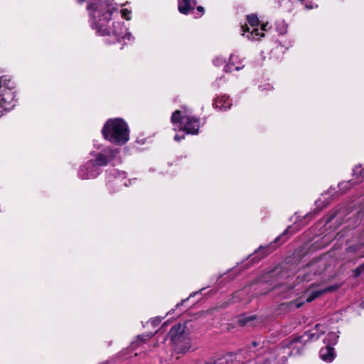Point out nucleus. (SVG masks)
Here are the masks:
<instances>
[{"mask_svg": "<svg viewBox=\"0 0 364 364\" xmlns=\"http://www.w3.org/2000/svg\"><path fill=\"white\" fill-rule=\"evenodd\" d=\"M87 9L90 25L97 34L111 37L112 43L120 42L121 40L124 42L134 39L123 22L112 18L113 14L118 10L112 0H87Z\"/></svg>", "mask_w": 364, "mask_h": 364, "instance_id": "nucleus-1", "label": "nucleus"}, {"mask_svg": "<svg viewBox=\"0 0 364 364\" xmlns=\"http://www.w3.org/2000/svg\"><path fill=\"white\" fill-rule=\"evenodd\" d=\"M102 134L107 141L117 146H123L129 140V126L122 118L109 119L102 127Z\"/></svg>", "mask_w": 364, "mask_h": 364, "instance_id": "nucleus-2", "label": "nucleus"}, {"mask_svg": "<svg viewBox=\"0 0 364 364\" xmlns=\"http://www.w3.org/2000/svg\"><path fill=\"white\" fill-rule=\"evenodd\" d=\"M325 328L323 325L316 324L314 329L305 333L301 337L285 341L282 347L279 348L278 355L281 356L282 359H286L290 355L299 354L303 343L307 341L317 340L321 334L325 333Z\"/></svg>", "mask_w": 364, "mask_h": 364, "instance_id": "nucleus-3", "label": "nucleus"}, {"mask_svg": "<svg viewBox=\"0 0 364 364\" xmlns=\"http://www.w3.org/2000/svg\"><path fill=\"white\" fill-rule=\"evenodd\" d=\"M171 120L175 130H182L190 134H198V133L200 127V119L193 116L191 112L186 107L176 110L172 114Z\"/></svg>", "mask_w": 364, "mask_h": 364, "instance_id": "nucleus-4", "label": "nucleus"}, {"mask_svg": "<svg viewBox=\"0 0 364 364\" xmlns=\"http://www.w3.org/2000/svg\"><path fill=\"white\" fill-rule=\"evenodd\" d=\"M14 82L6 77H0V117L14 107Z\"/></svg>", "mask_w": 364, "mask_h": 364, "instance_id": "nucleus-5", "label": "nucleus"}, {"mask_svg": "<svg viewBox=\"0 0 364 364\" xmlns=\"http://www.w3.org/2000/svg\"><path fill=\"white\" fill-rule=\"evenodd\" d=\"M185 329L184 325L177 324L172 327L168 333L174 350L178 353H185L191 347V340Z\"/></svg>", "mask_w": 364, "mask_h": 364, "instance_id": "nucleus-6", "label": "nucleus"}, {"mask_svg": "<svg viewBox=\"0 0 364 364\" xmlns=\"http://www.w3.org/2000/svg\"><path fill=\"white\" fill-rule=\"evenodd\" d=\"M119 151L110 146H100L90 151V161L100 166H105L116 157Z\"/></svg>", "mask_w": 364, "mask_h": 364, "instance_id": "nucleus-7", "label": "nucleus"}, {"mask_svg": "<svg viewBox=\"0 0 364 364\" xmlns=\"http://www.w3.org/2000/svg\"><path fill=\"white\" fill-rule=\"evenodd\" d=\"M247 20L250 26L247 24L242 26V35L247 38L249 40H260L264 36V31L266 30L267 24L262 25L258 28L259 19L256 15L252 14L247 17Z\"/></svg>", "mask_w": 364, "mask_h": 364, "instance_id": "nucleus-8", "label": "nucleus"}, {"mask_svg": "<svg viewBox=\"0 0 364 364\" xmlns=\"http://www.w3.org/2000/svg\"><path fill=\"white\" fill-rule=\"evenodd\" d=\"M334 289H336V288L333 287L323 289L318 284H311L303 291L301 296L292 302V305L296 308H299L305 302H311L324 292L333 291Z\"/></svg>", "mask_w": 364, "mask_h": 364, "instance_id": "nucleus-9", "label": "nucleus"}, {"mask_svg": "<svg viewBox=\"0 0 364 364\" xmlns=\"http://www.w3.org/2000/svg\"><path fill=\"white\" fill-rule=\"evenodd\" d=\"M100 173V168L89 160L86 164L80 167L78 176L83 180H87L96 178Z\"/></svg>", "mask_w": 364, "mask_h": 364, "instance_id": "nucleus-10", "label": "nucleus"}, {"mask_svg": "<svg viewBox=\"0 0 364 364\" xmlns=\"http://www.w3.org/2000/svg\"><path fill=\"white\" fill-rule=\"evenodd\" d=\"M112 182L119 188L131 184V181L126 179L125 173L117 170H113L107 176V184L111 185Z\"/></svg>", "mask_w": 364, "mask_h": 364, "instance_id": "nucleus-11", "label": "nucleus"}, {"mask_svg": "<svg viewBox=\"0 0 364 364\" xmlns=\"http://www.w3.org/2000/svg\"><path fill=\"white\" fill-rule=\"evenodd\" d=\"M196 4V0H178V9L180 13L188 14Z\"/></svg>", "mask_w": 364, "mask_h": 364, "instance_id": "nucleus-12", "label": "nucleus"}, {"mask_svg": "<svg viewBox=\"0 0 364 364\" xmlns=\"http://www.w3.org/2000/svg\"><path fill=\"white\" fill-rule=\"evenodd\" d=\"M213 105L220 110H227L231 107L232 102L228 96L222 95L214 100Z\"/></svg>", "mask_w": 364, "mask_h": 364, "instance_id": "nucleus-13", "label": "nucleus"}, {"mask_svg": "<svg viewBox=\"0 0 364 364\" xmlns=\"http://www.w3.org/2000/svg\"><path fill=\"white\" fill-rule=\"evenodd\" d=\"M320 358L326 363H331L335 358L334 348L331 346L326 345L320 350Z\"/></svg>", "mask_w": 364, "mask_h": 364, "instance_id": "nucleus-14", "label": "nucleus"}, {"mask_svg": "<svg viewBox=\"0 0 364 364\" xmlns=\"http://www.w3.org/2000/svg\"><path fill=\"white\" fill-rule=\"evenodd\" d=\"M238 58H239V57L237 55H235V53H232L230 55V58H229V63L225 68L226 72H232L233 70H239L243 67V65L239 66V65H235L236 63H237Z\"/></svg>", "mask_w": 364, "mask_h": 364, "instance_id": "nucleus-15", "label": "nucleus"}, {"mask_svg": "<svg viewBox=\"0 0 364 364\" xmlns=\"http://www.w3.org/2000/svg\"><path fill=\"white\" fill-rule=\"evenodd\" d=\"M338 333V331H330L325 338L324 343L331 346L336 345L339 337Z\"/></svg>", "mask_w": 364, "mask_h": 364, "instance_id": "nucleus-16", "label": "nucleus"}, {"mask_svg": "<svg viewBox=\"0 0 364 364\" xmlns=\"http://www.w3.org/2000/svg\"><path fill=\"white\" fill-rule=\"evenodd\" d=\"M275 246L272 244H269L267 246L260 247L257 251H256L254 254V257L257 256L258 255L262 253V256H265L269 252H272L274 250H275Z\"/></svg>", "mask_w": 364, "mask_h": 364, "instance_id": "nucleus-17", "label": "nucleus"}, {"mask_svg": "<svg viewBox=\"0 0 364 364\" xmlns=\"http://www.w3.org/2000/svg\"><path fill=\"white\" fill-rule=\"evenodd\" d=\"M152 334H146V335H141L138 336L136 341L132 342V348H134L136 346H137L139 343H144L149 339H150L152 337Z\"/></svg>", "mask_w": 364, "mask_h": 364, "instance_id": "nucleus-18", "label": "nucleus"}, {"mask_svg": "<svg viewBox=\"0 0 364 364\" xmlns=\"http://www.w3.org/2000/svg\"><path fill=\"white\" fill-rule=\"evenodd\" d=\"M328 204V201H327V198L326 196H323L321 198H319L316 201V205L319 210H321L323 208L326 207Z\"/></svg>", "mask_w": 364, "mask_h": 364, "instance_id": "nucleus-19", "label": "nucleus"}, {"mask_svg": "<svg viewBox=\"0 0 364 364\" xmlns=\"http://www.w3.org/2000/svg\"><path fill=\"white\" fill-rule=\"evenodd\" d=\"M122 17L126 20H130L132 18V11L128 9H122L121 10Z\"/></svg>", "mask_w": 364, "mask_h": 364, "instance_id": "nucleus-20", "label": "nucleus"}, {"mask_svg": "<svg viewBox=\"0 0 364 364\" xmlns=\"http://www.w3.org/2000/svg\"><path fill=\"white\" fill-rule=\"evenodd\" d=\"M255 318L254 316H243L240 320L239 323L241 325H247L249 322L252 321Z\"/></svg>", "mask_w": 364, "mask_h": 364, "instance_id": "nucleus-21", "label": "nucleus"}, {"mask_svg": "<svg viewBox=\"0 0 364 364\" xmlns=\"http://www.w3.org/2000/svg\"><path fill=\"white\" fill-rule=\"evenodd\" d=\"M225 62V60L223 57L217 56L213 60V63L216 66H220Z\"/></svg>", "mask_w": 364, "mask_h": 364, "instance_id": "nucleus-22", "label": "nucleus"}, {"mask_svg": "<svg viewBox=\"0 0 364 364\" xmlns=\"http://www.w3.org/2000/svg\"><path fill=\"white\" fill-rule=\"evenodd\" d=\"M354 174L357 175L358 173L360 174V180H363L364 178V168L363 169H360V168H355L353 171Z\"/></svg>", "mask_w": 364, "mask_h": 364, "instance_id": "nucleus-23", "label": "nucleus"}, {"mask_svg": "<svg viewBox=\"0 0 364 364\" xmlns=\"http://www.w3.org/2000/svg\"><path fill=\"white\" fill-rule=\"evenodd\" d=\"M364 271V264L358 267L355 270V276H359Z\"/></svg>", "mask_w": 364, "mask_h": 364, "instance_id": "nucleus-24", "label": "nucleus"}, {"mask_svg": "<svg viewBox=\"0 0 364 364\" xmlns=\"http://www.w3.org/2000/svg\"><path fill=\"white\" fill-rule=\"evenodd\" d=\"M161 320L159 318H154L152 320L150 321V323L154 326H157L160 323Z\"/></svg>", "mask_w": 364, "mask_h": 364, "instance_id": "nucleus-25", "label": "nucleus"}, {"mask_svg": "<svg viewBox=\"0 0 364 364\" xmlns=\"http://www.w3.org/2000/svg\"><path fill=\"white\" fill-rule=\"evenodd\" d=\"M297 230H298V227L297 226H296V227H289L288 229L286 230V231L284 232V234L288 233L289 232L293 233V232H296Z\"/></svg>", "mask_w": 364, "mask_h": 364, "instance_id": "nucleus-26", "label": "nucleus"}, {"mask_svg": "<svg viewBox=\"0 0 364 364\" xmlns=\"http://www.w3.org/2000/svg\"><path fill=\"white\" fill-rule=\"evenodd\" d=\"M183 139H184V134H182L181 136L179 134H176L174 136V140L176 141H180Z\"/></svg>", "mask_w": 364, "mask_h": 364, "instance_id": "nucleus-27", "label": "nucleus"}, {"mask_svg": "<svg viewBox=\"0 0 364 364\" xmlns=\"http://www.w3.org/2000/svg\"><path fill=\"white\" fill-rule=\"evenodd\" d=\"M197 10H198V11L200 12V13H201V14H204L205 9H204V8H203V6H198L197 7Z\"/></svg>", "mask_w": 364, "mask_h": 364, "instance_id": "nucleus-28", "label": "nucleus"}, {"mask_svg": "<svg viewBox=\"0 0 364 364\" xmlns=\"http://www.w3.org/2000/svg\"><path fill=\"white\" fill-rule=\"evenodd\" d=\"M306 7L308 9H311L314 8V6L313 5H308V4L306 5Z\"/></svg>", "mask_w": 364, "mask_h": 364, "instance_id": "nucleus-29", "label": "nucleus"}, {"mask_svg": "<svg viewBox=\"0 0 364 364\" xmlns=\"http://www.w3.org/2000/svg\"><path fill=\"white\" fill-rule=\"evenodd\" d=\"M281 238H282V236H279V237H277V238L275 239L274 242H277V241H279Z\"/></svg>", "mask_w": 364, "mask_h": 364, "instance_id": "nucleus-30", "label": "nucleus"}, {"mask_svg": "<svg viewBox=\"0 0 364 364\" xmlns=\"http://www.w3.org/2000/svg\"><path fill=\"white\" fill-rule=\"evenodd\" d=\"M79 4H82L85 1V0H76Z\"/></svg>", "mask_w": 364, "mask_h": 364, "instance_id": "nucleus-31", "label": "nucleus"}, {"mask_svg": "<svg viewBox=\"0 0 364 364\" xmlns=\"http://www.w3.org/2000/svg\"><path fill=\"white\" fill-rule=\"evenodd\" d=\"M306 279V280H311V278H309V276H305V279Z\"/></svg>", "mask_w": 364, "mask_h": 364, "instance_id": "nucleus-32", "label": "nucleus"}, {"mask_svg": "<svg viewBox=\"0 0 364 364\" xmlns=\"http://www.w3.org/2000/svg\"><path fill=\"white\" fill-rule=\"evenodd\" d=\"M311 213H309V214L306 215V218H310V217H311Z\"/></svg>", "mask_w": 364, "mask_h": 364, "instance_id": "nucleus-33", "label": "nucleus"}, {"mask_svg": "<svg viewBox=\"0 0 364 364\" xmlns=\"http://www.w3.org/2000/svg\"><path fill=\"white\" fill-rule=\"evenodd\" d=\"M361 306L364 308V301L361 303Z\"/></svg>", "mask_w": 364, "mask_h": 364, "instance_id": "nucleus-34", "label": "nucleus"}, {"mask_svg": "<svg viewBox=\"0 0 364 364\" xmlns=\"http://www.w3.org/2000/svg\"><path fill=\"white\" fill-rule=\"evenodd\" d=\"M252 345H253L254 346H257V343H256V342H253V343H252Z\"/></svg>", "mask_w": 364, "mask_h": 364, "instance_id": "nucleus-35", "label": "nucleus"}, {"mask_svg": "<svg viewBox=\"0 0 364 364\" xmlns=\"http://www.w3.org/2000/svg\"><path fill=\"white\" fill-rule=\"evenodd\" d=\"M332 219H333V217H331V218H329V219L328 220V222H330Z\"/></svg>", "mask_w": 364, "mask_h": 364, "instance_id": "nucleus-36", "label": "nucleus"}]
</instances>
